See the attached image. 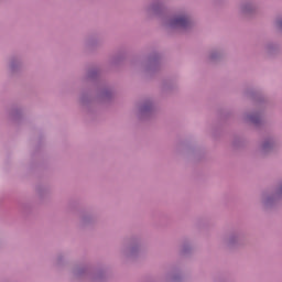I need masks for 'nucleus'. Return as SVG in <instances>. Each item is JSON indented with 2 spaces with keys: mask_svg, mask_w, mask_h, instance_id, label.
<instances>
[{
  "mask_svg": "<svg viewBox=\"0 0 282 282\" xmlns=\"http://www.w3.org/2000/svg\"><path fill=\"white\" fill-rule=\"evenodd\" d=\"M188 25V18L178 17L173 20L172 28H186Z\"/></svg>",
  "mask_w": 282,
  "mask_h": 282,
  "instance_id": "f257e3e1",
  "label": "nucleus"
}]
</instances>
